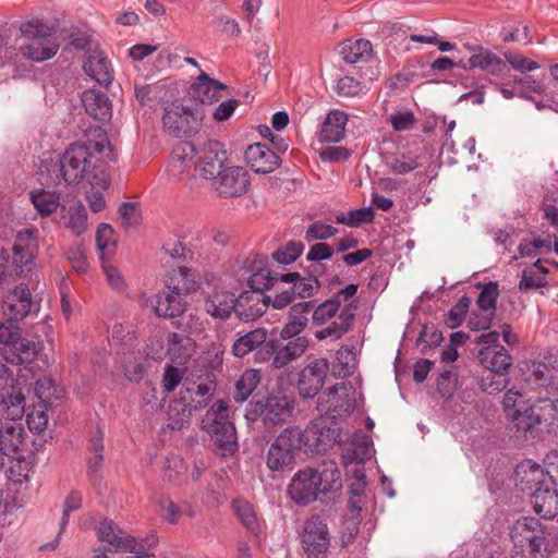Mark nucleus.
I'll use <instances>...</instances> for the list:
<instances>
[{"mask_svg":"<svg viewBox=\"0 0 558 558\" xmlns=\"http://www.w3.org/2000/svg\"><path fill=\"white\" fill-rule=\"evenodd\" d=\"M244 158L247 166L256 173H270L280 165V157L262 143L250 145L244 153Z\"/></svg>","mask_w":558,"mask_h":558,"instance_id":"obj_26","label":"nucleus"},{"mask_svg":"<svg viewBox=\"0 0 558 558\" xmlns=\"http://www.w3.org/2000/svg\"><path fill=\"white\" fill-rule=\"evenodd\" d=\"M340 54L344 62L359 65L373 60V46L367 39H349L341 45Z\"/></svg>","mask_w":558,"mask_h":558,"instance_id":"obj_34","label":"nucleus"},{"mask_svg":"<svg viewBox=\"0 0 558 558\" xmlns=\"http://www.w3.org/2000/svg\"><path fill=\"white\" fill-rule=\"evenodd\" d=\"M359 305L357 300H352L348 304H344L338 315V320L331 322L325 328L317 330L315 337L318 340H325L327 338H331L332 340L341 339L351 329Z\"/></svg>","mask_w":558,"mask_h":558,"instance_id":"obj_28","label":"nucleus"},{"mask_svg":"<svg viewBox=\"0 0 558 558\" xmlns=\"http://www.w3.org/2000/svg\"><path fill=\"white\" fill-rule=\"evenodd\" d=\"M508 417L518 432L526 433L537 425V417H535L534 411L532 412V404L529 403L514 410Z\"/></svg>","mask_w":558,"mask_h":558,"instance_id":"obj_52","label":"nucleus"},{"mask_svg":"<svg viewBox=\"0 0 558 558\" xmlns=\"http://www.w3.org/2000/svg\"><path fill=\"white\" fill-rule=\"evenodd\" d=\"M339 230L331 226L327 225L320 220H316L307 226L305 230V240L307 242L319 241L324 242L332 236H335Z\"/></svg>","mask_w":558,"mask_h":558,"instance_id":"obj_57","label":"nucleus"},{"mask_svg":"<svg viewBox=\"0 0 558 558\" xmlns=\"http://www.w3.org/2000/svg\"><path fill=\"white\" fill-rule=\"evenodd\" d=\"M374 209L372 206L356 208L348 211L347 214L340 213L336 215L335 222L338 225H344L350 228H359L364 223H371L374 220Z\"/></svg>","mask_w":558,"mask_h":558,"instance_id":"obj_49","label":"nucleus"},{"mask_svg":"<svg viewBox=\"0 0 558 558\" xmlns=\"http://www.w3.org/2000/svg\"><path fill=\"white\" fill-rule=\"evenodd\" d=\"M305 245L301 241L291 240L272 253V259L281 265L294 263L303 253Z\"/></svg>","mask_w":558,"mask_h":558,"instance_id":"obj_51","label":"nucleus"},{"mask_svg":"<svg viewBox=\"0 0 558 558\" xmlns=\"http://www.w3.org/2000/svg\"><path fill=\"white\" fill-rule=\"evenodd\" d=\"M348 116L340 110H331L320 129L319 141L323 143H338L343 140Z\"/></svg>","mask_w":558,"mask_h":558,"instance_id":"obj_38","label":"nucleus"},{"mask_svg":"<svg viewBox=\"0 0 558 558\" xmlns=\"http://www.w3.org/2000/svg\"><path fill=\"white\" fill-rule=\"evenodd\" d=\"M227 89V85L211 78L207 73L201 72L189 88V95L202 104L211 105L219 100V93Z\"/></svg>","mask_w":558,"mask_h":558,"instance_id":"obj_30","label":"nucleus"},{"mask_svg":"<svg viewBox=\"0 0 558 558\" xmlns=\"http://www.w3.org/2000/svg\"><path fill=\"white\" fill-rule=\"evenodd\" d=\"M96 531L100 542L107 543L116 550L134 554L135 558L148 556L153 545L145 539L128 535L112 520L107 518L99 521Z\"/></svg>","mask_w":558,"mask_h":558,"instance_id":"obj_8","label":"nucleus"},{"mask_svg":"<svg viewBox=\"0 0 558 558\" xmlns=\"http://www.w3.org/2000/svg\"><path fill=\"white\" fill-rule=\"evenodd\" d=\"M198 150L196 146L187 141L178 143L170 155V166L173 171L182 173L192 168L196 160Z\"/></svg>","mask_w":558,"mask_h":558,"instance_id":"obj_39","label":"nucleus"},{"mask_svg":"<svg viewBox=\"0 0 558 558\" xmlns=\"http://www.w3.org/2000/svg\"><path fill=\"white\" fill-rule=\"evenodd\" d=\"M282 343L281 339L269 340L265 343L266 355L259 360L272 359V366L282 368L301 357L308 348V339L305 336H296Z\"/></svg>","mask_w":558,"mask_h":558,"instance_id":"obj_14","label":"nucleus"},{"mask_svg":"<svg viewBox=\"0 0 558 558\" xmlns=\"http://www.w3.org/2000/svg\"><path fill=\"white\" fill-rule=\"evenodd\" d=\"M508 372L488 371L480 380V388L489 395L502 391L509 384Z\"/></svg>","mask_w":558,"mask_h":558,"instance_id":"obj_53","label":"nucleus"},{"mask_svg":"<svg viewBox=\"0 0 558 558\" xmlns=\"http://www.w3.org/2000/svg\"><path fill=\"white\" fill-rule=\"evenodd\" d=\"M547 283L548 282L545 276H541L533 268H530L522 271V277L518 289L521 292H529L531 290L544 288L547 286Z\"/></svg>","mask_w":558,"mask_h":558,"instance_id":"obj_62","label":"nucleus"},{"mask_svg":"<svg viewBox=\"0 0 558 558\" xmlns=\"http://www.w3.org/2000/svg\"><path fill=\"white\" fill-rule=\"evenodd\" d=\"M114 150L106 132L96 128L86 140L71 144L59 158V172L64 182L75 185L83 181L106 187V167L114 161Z\"/></svg>","mask_w":558,"mask_h":558,"instance_id":"obj_1","label":"nucleus"},{"mask_svg":"<svg viewBox=\"0 0 558 558\" xmlns=\"http://www.w3.org/2000/svg\"><path fill=\"white\" fill-rule=\"evenodd\" d=\"M355 391L351 384L337 383L317 399V411L323 416L339 422L355 409Z\"/></svg>","mask_w":558,"mask_h":558,"instance_id":"obj_7","label":"nucleus"},{"mask_svg":"<svg viewBox=\"0 0 558 558\" xmlns=\"http://www.w3.org/2000/svg\"><path fill=\"white\" fill-rule=\"evenodd\" d=\"M537 417V425L545 423L548 427L558 426V399L539 398L532 404Z\"/></svg>","mask_w":558,"mask_h":558,"instance_id":"obj_43","label":"nucleus"},{"mask_svg":"<svg viewBox=\"0 0 558 558\" xmlns=\"http://www.w3.org/2000/svg\"><path fill=\"white\" fill-rule=\"evenodd\" d=\"M515 476L521 485V489L534 490L537 486H542L554 475L549 470H543L539 464L532 460L521 462L515 468Z\"/></svg>","mask_w":558,"mask_h":558,"instance_id":"obj_32","label":"nucleus"},{"mask_svg":"<svg viewBox=\"0 0 558 558\" xmlns=\"http://www.w3.org/2000/svg\"><path fill=\"white\" fill-rule=\"evenodd\" d=\"M24 37L32 39L28 45L22 46L23 56L36 62H43L52 58L59 50V44L54 37L56 28L40 20L24 22L20 27Z\"/></svg>","mask_w":558,"mask_h":558,"instance_id":"obj_5","label":"nucleus"},{"mask_svg":"<svg viewBox=\"0 0 558 558\" xmlns=\"http://www.w3.org/2000/svg\"><path fill=\"white\" fill-rule=\"evenodd\" d=\"M215 387L210 384H198L195 387H186L181 391L182 400L187 402L193 411H198L207 405L214 396Z\"/></svg>","mask_w":558,"mask_h":558,"instance_id":"obj_41","label":"nucleus"},{"mask_svg":"<svg viewBox=\"0 0 558 558\" xmlns=\"http://www.w3.org/2000/svg\"><path fill=\"white\" fill-rule=\"evenodd\" d=\"M82 104L88 116L97 121L106 122L112 117V106L109 97L99 90L88 89L82 95Z\"/></svg>","mask_w":558,"mask_h":558,"instance_id":"obj_33","label":"nucleus"},{"mask_svg":"<svg viewBox=\"0 0 558 558\" xmlns=\"http://www.w3.org/2000/svg\"><path fill=\"white\" fill-rule=\"evenodd\" d=\"M295 435L305 452L326 453L336 444H342L344 430L336 421L319 414L304 430L295 429Z\"/></svg>","mask_w":558,"mask_h":558,"instance_id":"obj_4","label":"nucleus"},{"mask_svg":"<svg viewBox=\"0 0 558 558\" xmlns=\"http://www.w3.org/2000/svg\"><path fill=\"white\" fill-rule=\"evenodd\" d=\"M104 436V430L98 426L92 434L87 445L86 473L94 486L99 484L101 480L105 451Z\"/></svg>","mask_w":558,"mask_h":558,"instance_id":"obj_27","label":"nucleus"},{"mask_svg":"<svg viewBox=\"0 0 558 558\" xmlns=\"http://www.w3.org/2000/svg\"><path fill=\"white\" fill-rule=\"evenodd\" d=\"M499 332L482 333L476 343L481 344L478 361L487 371H506L512 365V357L508 350L499 342Z\"/></svg>","mask_w":558,"mask_h":558,"instance_id":"obj_12","label":"nucleus"},{"mask_svg":"<svg viewBox=\"0 0 558 558\" xmlns=\"http://www.w3.org/2000/svg\"><path fill=\"white\" fill-rule=\"evenodd\" d=\"M13 296L17 299L19 304H9L10 314L15 319H23L31 311L32 294L27 287L21 284L15 288Z\"/></svg>","mask_w":558,"mask_h":558,"instance_id":"obj_55","label":"nucleus"},{"mask_svg":"<svg viewBox=\"0 0 558 558\" xmlns=\"http://www.w3.org/2000/svg\"><path fill=\"white\" fill-rule=\"evenodd\" d=\"M213 182L219 196L236 197L246 193L250 185V177L243 167L226 166Z\"/></svg>","mask_w":558,"mask_h":558,"instance_id":"obj_20","label":"nucleus"},{"mask_svg":"<svg viewBox=\"0 0 558 558\" xmlns=\"http://www.w3.org/2000/svg\"><path fill=\"white\" fill-rule=\"evenodd\" d=\"M82 501H83V497L80 492L73 490L66 496V498L64 500V505H63L61 521H60V531L53 541L40 546L41 550H54L58 547L60 534L69 524L70 513L72 511L80 510L82 507Z\"/></svg>","mask_w":558,"mask_h":558,"instance_id":"obj_42","label":"nucleus"},{"mask_svg":"<svg viewBox=\"0 0 558 558\" xmlns=\"http://www.w3.org/2000/svg\"><path fill=\"white\" fill-rule=\"evenodd\" d=\"M315 305V301H301L292 303L288 313V322L280 330V339L288 340L296 336H301L308 324V316L311 315Z\"/></svg>","mask_w":558,"mask_h":558,"instance_id":"obj_24","label":"nucleus"},{"mask_svg":"<svg viewBox=\"0 0 558 558\" xmlns=\"http://www.w3.org/2000/svg\"><path fill=\"white\" fill-rule=\"evenodd\" d=\"M228 154L218 141L209 140L199 148L194 167L202 178L214 181L226 167Z\"/></svg>","mask_w":558,"mask_h":558,"instance_id":"obj_17","label":"nucleus"},{"mask_svg":"<svg viewBox=\"0 0 558 558\" xmlns=\"http://www.w3.org/2000/svg\"><path fill=\"white\" fill-rule=\"evenodd\" d=\"M300 438H296L294 428H286L270 445L266 464L274 472L292 470L295 463V453L301 450Z\"/></svg>","mask_w":558,"mask_h":558,"instance_id":"obj_9","label":"nucleus"},{"mask_svg":"<svg viewBox=\"0 0 558 558\" xmlns=\"http://www.w3.org/2000/svg\"><path fill=\"white\" fill-rule=\"evenodd\" d=\"M260 376L258 372L254 369L245 371L235 383V390L233 392V399L238 403H243L255 390L259 384Z\"/></svg>","mask_w":558,"mask_h":558,"instance_id":"obj_48","label":"nucleus"},{"mask_svg":"<svg viewBox=\"0 0 558 558\" xmlns=\"http://www.w3.org/2000/svg\"><path fill=\"white\" fill-rule=\"evenodd\" d=\"M353 361V352L351 349L345 348L344 350H339L337 353V363L333 365V375L338 378H345L353 374L354 364H351L350 361Z\"/></svg>","mask_w":558,"mask_h":558,"instance_id":"obj_61","label":"nucleus"},{"mask_svg":"<svg viewBox=\"0 0 558 558\" xmlns=\"http://www.w3.org/2000/svg\"><path fill=\"white\" fill-rule=\"evenodd\" d=\"M342 444L347 445L342 452L345 466L353 462L362 464L369 460L374 453L373 441L362 429H355L351 434L344 432Z\"/></svg>","mask_w":558,"mask_h":558,"instance_id":"obj_22","label":"nucleus"},{"mask_svg":"<svg viewBox=\"0 0 558 558\" xmlns=\"http://www.w3.org/2000/svg\"><path fill=\"white\" fill-rule=\"evenodd\" d=\"M267 342V330L259 327L240 336L232 344V353L236 357H243L257 348H260L257 354L263 357L266 355L265 343Z\"/></svg>","mask_w":558,"mask_h":558,"instance_id":"obj_35","label":"nucleus"},{"mask_svg":"<svg viewBox=\"0 0 558 558\" xmlns=\"http://www.w3.org/2000/svg\"><path fill=\"white\" fill-rule=\"evenodd\" d=\"M37 248V230L24 229L16 233L12 246V265L16 275L27 276L32 271Z\"/></svg>","mask_w":558,"mask_h":558,"instance_id":"obj_16","label":"nucleus"},{"mask_svg":"<svg viewBox=\"0 0 558 558\" xmlns=\"http://www.w3.org/2000/svg\"><path fill=\"white\" fill-rule=\"evenodd\" d=\"M202 428L214 442L216 451L222 456H232L239 448L234 423L230 420L226 400H217L202 418Z\"/></svg>","mask_w":558,"mask_h":558,"instance_id":"obj_3","label":"nucleus"},{"mask_svg":"<svg viewBox=\"0 0 558 558\" xmlns=\"http://www.w3.org/2000/svg\"><path fill=\"white\" fill-rule=\"evenodd\" d=\"M330 371L327 359H315L298 374L296 389L301 398L312 399L322 390Z\"/></svg>","mask_w":558,"mask_h":558,"instance_id":"obj_15","label":"nucleus"},{"mask_svg":"<svg viewBox=\"0 0 558 558\" xmlns=\"http://www.w3.org/2000/svg\"><path fill=\"white\" fill-rule=\"evenodd\" d=\"M232 508L238 519L248 531L255 532L258 530L257 518L251 504L243 499H235L232 502Z\"/></svg>","mask_w":558,"mask_h":558,"instance_id":"obj_56","label":"nucleus"},{"mask_svg":"<svg viewBox=\"0 0 558 558\" xmlns=\"http://www.w3.org/2000/svg\"><path fill=\"white\" fill-rule=\"evenodd\" d=\"M280 282L289 287L276 289L272 300L274 310H283L296 299L313 298L320 288V282L315 275L302 276L296 271L281 274Z\"/></svg>","mask_w":558,"mask_h":558,"instance_id":"obj_6","label":"nucleus"},{"mask_svg":"<svg viewBox=\"0 0 558 558\" xmlns=\"http://www.w3.org/2000/svg\"><path fill=\"white\" fill-rule=\"evenodd\" d=\"M319 480L320 494H328L341 488V474L335 463L325 464L323 470H316V481Z\"/></svg>","mask_w":558,"mask_h":558,"instance_id":"obj_45","label":"nucleus"},{"mask_svg":"<svg viewBox=\"0 0 558 558\" xmlns=\"http://www.w3.org/2000/svg\"><path fill=\"white\" fill-rule=\"evenodd\" d=\"M294 410V400L287 396H269L256 403L255 412L259 414L266 427L280 426L288 421Z\"/></svg>","mask_w":558,"mask_h":558,"instance_id":"obj_19","label":"nucleus"},{"mask_svg":"<svg viewBox=\"0 0 558 558\" xmlns=\"http://www.w3.org/2000/svg\"><path fill=\"white\" fill-rule=\"evenodd\" d=\"M242 268L247 274L246 284L251 291L266 293L280 281V275L270 270L267 256L251 254L244 259Z\"/></svg>","mask_w":558,"mask_h":558,"instance_id":"obj_10","label":"nucleus"},{"mask_svg":"<svg viewBox=\"0 0 558 558\" xmlns=\"http://www.w3.org/2000/svg\"><path fill=\"white\" fill-rule=\"evenodd\" d=\"M474 53L469 59V68L480 69L492 75H499L506 69V63L494 52L482 46L469 47Z\"/></svg>","mask_w":558,"mask_h":558,"instance_id":"obj_37","label":"nucleus"},{"mask_svg":"<svg viewBox=\"0 0 558 558\" xmlns=\"http://www.w3.org/2000/svg\"><path fill=\"white\" fill-rule=\"evenodd\" d=\"M288 494L298 505L306 506L316 500L319 492V481H316V470H300L294 474L288 487Z\"/></svg>","mask_w":558,"mask_h":558,"instance_id":"obj_21","label":"nucleus"},{"mask_svg":"<svg viewBox=\"0 0 558 558\" xmlns=\"http://www.w3.org/2000/svg\"><path fill=\"white\" fill-rule=\"evenodd\" d=\"M23 442V428L0 417V453H16Z\"/></svg>","mask_w":558,"mask_h":558,"instance_id":"obj_40","label":"nucleus"},{"mask_svg":"<svg viewBox=\"0 0 558 558\" xmlns=\"http://www.w3.org/2000/svg\"><path fill=\"white\" fill-rule=\"evenodd\" d=\"M26 423L37 434L46 429L48 424L47 403L40 402L27 414Z\"/></svg>","mask_w":558,"mask_h":558,"instance_id":"obj_60","label":"nucleus"},{"mask_svg":"<svg viewBox=\"0 0 558 558\" xmlns=\"http://www.w3.org/2000/svg\"><path fill=\"white\" fill-rule=\"evenodd\" d=\"M83 69L88 76L102 86L112 83L113 70L102 51H90L84 61Z\"/></svg>","mask_w":558,"mask_h":558,"instance_id":"obj_31","label":"nucleus"},{"mask_svg":"<svg viewBox=\"0 0 558 558\" xmlns=\"http://www.w3.org/2000/svg\"><path fill=\"white\" fill-rule=\"evenodd\" d=\"M235 300L236 295L233 292L226 289H215L205 299L204 307L213 318L226 320L235 311Z\"/></svg>","mask_w":558,"mask_h":558,"instance_id":"obj_29","label":"nucleus"},{"mask_svg":"<svg viewBox=\"0 0 558 558\" xmlns=\"http://www.w3.org/2000/svg\"><path fill=\"white\" fill-rule=\"evenodd\" d=\"M38 353V348L34 341L21 339L15 348H1L0 347V378H4L9 374L5 363L24 364L31 363L35 360Z\"/></svg>","mask_w":558,"mask_h":558,"instance_id":"obj_25","label":"nucleus"},{"mask_svg":"<svg viewBox=\"0 0 558 558\" xmlns=\"http://www.w3.org/2000/svg\"><path fill=\"white\" fill-rule=\"evenodd\" d=\"M5 323L0 324V344L2 348H15L19 342L20 328L16 325L19 319H15L12 314Z\"/></svg>","mask_w":558,"mask_h":558,"instance_id":"obj_59","label":"nucleus"},{"mask_svg":"<svg viewBox=\"0 0 558 558\" xmlns=\"http://www.w3.org/2000/svg\"><path fill=\"white\" fill-rule=\"evenodd\" d=\"M193 410L190 408L187 402L182 400L180 396L179 400L170 403L168 409V426L171 429H181L190 423V418Z\"/></svg>","mask_w":558,"mask_h":558,"instance_id":"obj_47","label":"nucleus"},{"mask_svg":"<svg viewBox=\"0 0 558 558\" xmlns=\"http://www.w3.org/2000/svg\"><path fill=\"white\" fill-rule=\"evenodd\" d=\"M61 221L65 229L78 236L87 229V210L83 203L75 201L70 205H61Z\"/></svg>","mask_w":558,"mask_h":558,"instance_id":"obj_36","label":"nucleus"},{"mask_svg":"<svg viewBox=\"0 0 558 558\" xmlns=\"http://www.w3.org/2000/svg\"><path fill=\"white\" fill-rule=\"evenodd\" d=\"M301 543L307 558H325L330 545V535L325 520L319 515L308 518L303 525Z\"/></svg>","mask_w":558,"mask_h":558,"instance_id":"obj_11","label":"nucleus"},{"mask_svg":"<svg viewBox=\"0 0 558 558\" xmlns=\"http://www.w3.org/2000/svg\"><path fill=\"white\" fill-rule=\"evenodd\" d=\"M29 471L31 464L25 458L14 459L8 469V477L15 484H22L28 480Z\"/></svg>","mask_w":558,"mask_h":558,"instance_id":"obj_64","label":"nucleus"},{"mask_svg":"<svg viewBox=\"0 0 558 558\" xmlns=\"http://www.w3.org/2000/svg\"><path fill=\"white\" fill-rule=\"evenodd\" d=\"M274 295L244 290L236 296L235 316L240 322L253 323L262 317L267 308H274Z\"/></svg>","mask_w":558,"mask_h":558,"instance_id":"obj_18","label":"nucleus"},{"mask_svg":"<svg viewBox=\"0 0 558 558\" xmlns=\"http://www.w3.org/2000/svg\"><path fill=\"white\" fill-rule=\"evenodd\" d=\"M34 207L41 216H49L54 213L58 207L61 208L59 193L54 191L39 190L31 194Z\"/></svg>","mask_w":558,"mask_h":558,"instance_id":"obj_46","label":"nucleus"},{"mask_svg":"<svg viewBox=\"0 0 558 558\" xmlns=\"http://www.w3.org/2000/svg\"><path fill=\"white\" fill-rule=\"evenodd\" d=\"M96 244L102 258L105 254L113 252L116 246L114 230L110 225L100 223L96 232Z\"/></svg>","mask_w":558,"mask_h":558,"instance_id":"obj_58","label":"nucleus"},{"mask_svg":"<svg viewBox=\"0 0 558 558\" xmlns=\"http://www.w3.org/2000/svg\"><path fill=\"white\" fill-rule=\"evenodd\" d=\"M162 125L169 135L177 138H187L198 133L202 122L184 106L172 105L165 109Z\"/></svg>","mask_w":558,"mask_h":558,"instance_id":"obj_13","label":"nucleus"},{"mask_svg":"<svg viewBox=\"0 0 558 558\" xmlns=\"http://www.w3.org/2000/svg\"><path fill=\"white\" fill-rule=\"evenodd\" d=\"M444 340L442 332L434 329L428 332V327L424 326L418 333L416 345L421 348V352L426 354L432 348L438 347Z\"/></svg>","mask_w":558,"mask_h":558,"instance_id":"obj_63","label":"nucleus"},{"mask_svg":"<svg viewBox=\"0 0 558 558\" xmlns=\"http://www.w3.org/2000/svg\"><path fill=\"white\" fill-rule=\"evenodd\" d=\"M499 296V284L496 281L485 283L476 300L477 308L484 313L496 314V305Z\"/></svg>","mask_w":558,"mask_h":558,"instance_id":"obj_50","label":"nucleus"},{"mask_svg":"<svg viewBox=\"0 0 558 558\" xmlns=\"http://www.w3.org/2000/svg\"><path fill=\"white\" fill-rule=\"evenodd\" d=\"M472 299L466 294L462 295L459 301L449 310L444 323L450 329H456L461 326L470 310Z\"/></svg>","mask_w":558,"mask_h":558,"instance_id":"obj_54","label":"nucleus"},{"mask_svg":"<svg viewBox=\"0 0 558 558\" xmlns=\"http://www.w3.org/2000/svg\"><path fill=\"white\" fill-rule=\"evenodd\" d=\"M531 504L534 511L544 519H554L558 515V482L555 476L547 478L545 484L532 492Z\"/></svg>","mask_w":558,"mask_h":558,"instance_id":"obj_23","label":"nucleus"},{"mask_svg":"<svg viewBox=\"0 0 558 558\" xmlns=\"http://www.w3.org/2000/svg\"><path fill=\"white\" fill-rule=\"evenodd\" d=\"M0 405L7 416L15 421L24 414L25 398L21 392L14 393L12 390L3 389L0 391Z\"/></svg>","mask_w":558,"mask_h":558,"instance_id":"obj_44","label":"nucleus"},{"mask_svg":"<svg viewBox=\"0 0 558 558\" xmlns=\"http://www.w3.org/2000/svg\"><path fill=\"white\" fill-rule=\"evenodd\" d=\"M166 287L168 292L153 295L149 303L158 317L175 318L186 311L185 296L196 292L199 286L195 271L182 266L169 272Z\"/></svg>","mask_w":558,"mask_h":558,"instance_id":"obj_2","label":"nucleus"}]
</instances>
